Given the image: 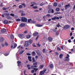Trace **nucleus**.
Returning <instances> with one entry per match:
<instances>
[{
    "label": "nucleus",
    "instance_id": "1",
    "mask_svg": "<svg viewBox=\"0 0 75 75\" xmlns=\"http://www.w3.org/2000/svg\"><path fill=\"white\" fill-rule=\"evenodd\" d=\"M38 63L37 62H36L33 63V65L34 66H32L31 67V69H34V68H37V65Z\"/></svg>",
    "mask_w": 75,
    "mask_h": 75
},
{
    "label": "nucleus",
    "instance_id": "2",
    "mask_svg": "<svg viewBox=\"0 0 75 75\" xmlns=\"http://www.w3.org/2000/svg\"><path fill=\"white\" fill-rule=\"evenodd\" d=\"M21 21L22 22H24V23H26L27 21V19L26 18L24 17H22L21 18Z\"/></svg>",
    "mask_w": 75,
    "mask_h": 75
},
{
    "label": "nucleus",
    "instance_id": "3",
    "mask_svg": "<svg viewBox=\"0 0 75 75\" xmlns=\"http://www.w3.org/2000/svg\"><path fill=\"white\" fill-rule=\"evenodd\" d=\"M69 55L68 54H67V56L65 57L66 59L64 60L65 61H69Z\"/></svg>",
    "mask_w": 75,
    "mask_h": 75
},
{
    "label": "nucleus",
    "instance_id": "4",
    "mask_svg": "<svg viewBox=\"0 0 75 75\" xmlns=\"http://www.w3.org/2000/svg\"><path fill=\"white\" fill-rule=\"evenodd\" d=\"M69 27H70L69 25H65L63 29H64V30H66L67 29H68V28H69Z\"/></svg>",
    "mask_w": 75,
    "mask_h": 75
},
{
    "label": "nucleus",
    "instance_id": "5",
    "mask_svg": "<svg viewBox=\"0 0 75 75\" xmlns=\"http://www.w3.org/2000/svg\"><path fill=\"white\" fill-rule=\"evenodd\" d=\"M52 20H59V17L57 16H54V17L52 18Z\"/></svg>",
    "mask_w": 75,
    "mask_h": 75
},
{
    "label": "nucleus",
    "instance_id": "6",
    "mask_svg": "<svg viewBox=\"0 0 75 75\" xmlns=\"http://www.w3.org/2000/svg\"><path fill=\"white\" fill-rule=\"evenodd\" d=\"M30 4H32V5L30 6V7H33L34 6H36V4L35 2H31Z\"/></svg>",
    "mask_w": 75,
    "mask_h": 75
},
{
    "label": "nucleus",
    "instance_id": "7",
    "mask_svg": "<svg viewBox=\"0 0 75 75\" xmlns=\"http://www.w3.org/2000/svg\"><path fill=\"white\" fill-rule=\"evenodd\" d=\"M6 31H7V30H6V29L4 28H3L1 30V33H6Z\"/></svg>",
    "mask_w": 75,
    "mask_h": 75
},
{
    "label": "nucleus",
    "instance_id": "8",
    "mask_svg": "<svg viewBox=\"0 0 75 75\" xmlns=\"http://www.w3.org/2000/svg\"><path fill=\"white\" fill-rule=\"evenodd\" d=\"M5 18H7V19L8 20H11L12 19V18L11 16H5Z\"/></svg>",
    "mask_w": 75,
    "mask_h": 75
},
{
    "label": "nucleus",
    "instance_id": "9",
    "mask_svg": "<svg viewBox=\"0 0 75 75\" xmlns=\"http://www.w3.org/2000/svg\"><path fill=\"white\" fill-rule=\"evenodd\" d=\"M29 44L28 42L26 41L25 42V46L26 47H28Z\"/></svg>",
    "mask_w": 75,
    "mask_h": 75
},
{
    "label": "nucleus",
    "instance_id": "10",
    "mask_svg": "<svg viewBox=\"0 0 75 75\" xmlns=\"http://www.w3.org/2000/svg\"><path fill=\"white\" fill-rule=\"evenodd\" d=\"M17 63L18 64V67H20V66H21V62L20 61H18L17 62Z\"/></svg>",
    "mask_w": 75,
    "mask_h": 75
},
{
    "label": "nucleus",
    "instance_id": "11",
    "mask_svg": "<svg viewBox=\"0 0 75 75\" xmlns=\"http://www.w3.org/2000/svg\"><path fill=\"white\" fill-rule=\"evenodd\" d=\"M48 40L49 42H51L52 41V40H53L52 38H51V37H49Z\"/></svg>",
    "mask_w": 75,
    "mask_h": 75
},
{
    "label": "nucleus",
    "instance_id": "12",
    "mask_svg": "<svg viewBox=\"0 0 75 75\" xmlns=\"http://www.w3.org/2000/svg\"><path fill=\"white\" fill-rule=\"evenodd\" d=\"M3 23L4 24H7L8 23V21L6 20H5L4 21Z\"/></svg>",
    "mask_w": 75,
    "mask_h": 75
},
{
    "label": "nucleus",
    "instance_id": "13",
    "mask_svg": "<svg viewBox=\"0 0 75 75\" xmlns=\"http://www.w3.org/2000/svg\"><path fill=\"white\" fill-rule=\"evenodd\" d=\"M28 60L29 61V62H31L32 61V60H31V57L28 56Z\"/></svg>",
    "mask_w": 75,
    "mask_h": 75
},
{
    "label": "nucleus",
    "instance_id": "14",
    "mask_svg": "<svg viewBox=\"0 0 75 75\" xmlns=\"http://www.w3.org/2000/svg\"><path fill=\"white\" fill-rule=\"evenodd\" d=\"M35 26L36 27H42V25H40V24H36L35 25Z\"/></svg>",
    "mask_w": 75,
    "mask_h": 75
},
{
    "label": "nucleus",
    "instance_id": "15",
    "mask_svg": "<svg viewBox=\"0 0 75 75\" xmlns=\"http://www.w3.org/2000/svg\"><path fill=\"white\" fill-rule=\"evenodd\" d=\"M48 8L49 9V10L48 11V13H50L51 12V11L52 10V8H50V7L48 6Z\"/></svg>",
    "mask_w": 75,
    "mask_h": 75
},
{
    "label": "nucleus",
    "instance_id": "16",
    "mask_svg": "<svg viewBox=\"0 0 75 75\" xmlns=\"http://www.w3.org/2000/svg\"><path fill=\"white\" fill-rule=\"evenodd\" d=\"M38 34V33H34L33 34V35L35 37V36H37Z\"/></svg>",
    "mask_w": 75,
    "mask_h": 75
},
{
    "label": "nucleus",
    "instance_id": "17",
    "mask_svg": "<svg viewBox=\"0 0 75 75\" xmlns=\"http://www.w3.org/2000/svg\"><path fill=\"white\" fill-rule=\"evenodd\" d=\"M64 57V55L62 54H60L59 55V58L60 59Z\"/></svg>",
    "mask_w": 75,
    "mask_h": 75
},
{
    "label": "nucleus",
    "instance_id": "18",
    "mask_svg": "<svg viewBox=\"0 0 75 75\" xmlns=\"http://www.w3.org/2000/svg\"><path fill=\"white\" fill-rule=\"evenodd\" d=\"M25 24L22 23L21 24L20 26L21 27H24V26H25Z\"/></svg>",
    "mask_w": 75,
    "mask_h": 75
},
{
    "label": "nucleus",
    "instance_id": "19",
    "mask_svg": "<svg viewBox=\"0 0 75 75\" xmlns=\"http://www.w3.org/2000/svg\"><path fill=\"white\" fill-rule=\"evenodd\" d=\"M45 74L43 71H41L40 73V75H44Z\"/></svg>",
    "mask_w": 75,
    "mask_h": 75
},
{
    "label": "nucleus",
    "instance_id": "20",
    "mask_svg": "<svg viewBox=\"0 0 75 75\" xmlns=\"http://www.w3.org/2000/svg\"><path fill=\"white\" fill-rule=\"evenodd\" d=\"M11 40H13L14 38V37L13 35L12 34L11 35Z\"/></svg>",
    "mask_w": 75,
    "mask_h": 75
},
{
    "label": "nucleus",
    "instance_id": "21",
    "mask_svg": "<svg viewBox=\"0 0 75 75\" xmlns=\"http://www.w3.org/2000/svg\"><path fill=\"white\" fill-rule=\"evenodd\" d=\"M44 67V66L43 65H40L39 66V68L40 69H42Z\"/></svg>",
    "mask_w": 75,
    "mask_h": 75
},
{
    "label": "nucleus",
    "instance_id": "22",
    "mask_svg": "<svg viewBox=\"0 0 75 75\" xmlns=\"http://www.w3.org/2000/svg\"><path fill=\"white\" fill-rule=\"evenodd\" d=\"M35 52L33 51L32 52V56H35Z\"/></svg>",
    "mask_w": 75,
    "mask_h": 75
},
{
    "label": "nucleus",
    "instance_id": "23",
    "mask_svg": "<svg viewBox=\"0 0 75 75\" xmlns=\"http://www.w3.org/2000/svg\"><path fill=\"white\" fill-rule=\"evenodd\" d=\"M32 60H33V62L34 63V62H36V61H35V58L34 57H33L32 58Z\"/></svg>",
    "mask_w": 75,
    "mask_h": 75
},
{
    "label": "nucleus",
    "instance_id": "24",
    "mask_svg": "<svg viewBox=\"0 0 75 75\" xmlns=\"http://www.w3.org/2000/svg\"><path fill=\"white\" fill-rule=\"evenodd\" d=\"M50 68H53L54 67V65H53V64H50Z\"/></svg>",
    "mask_w": 75,
    "mask_h": 75
},
{
    "label": "nucleus",
    "instance_id": "25",
    "mask_svg": "<svg viewBox=\"0 0 75 75\" xmlns=\"http://www.w3.org/2000/svg\"><path fill=\"white\" fill-rule=\"evenodd\" d=\"M19 37H24V35L23 34H19L18 35Z\"/></svg>",
    "mask_w": 75,
    "mask_h": 75
},
{
    "label": "nucleus",
    "instance_id": "26",
    "mask_svg": "<svg viewBox=\"0 0 75 75\" xmlns=\"http://www.w3.org/2000/svg\"><path fill=\"white\" fill-rule=\"evenodd\" d=\"M28 42H29L30 44H31L33 42V40H30L28 41Z\"/></svg>",
    "mask_w": 75,
    "mask_h": 75
},
{
    "label": "nucleus",
    "instance_id": "27",
    "mask_svg": "<svg viewBox=\"0 0 75 75\" xmlns=\"http://www.w3.org/2000/svg\"><path fill=\"white\" fill-rule=\"evenodd\" d=\"M31 38V36L30 35H28L26 36V38L28 39H29V38Z\"/></svg>",
    "mask_w": 75,
    "mask_h": 75
},
{
    "label": "nucleus",
    "instance_id": "28",
    "mask_svg": "<svg viewBox=\"0 0 75 75\" xmlns=\"http://www.w3.org/2000/svg\"><path fill=\"white\" fill-rule=\"evenodd\" d=\"M33 69H34V70H35V72H37L38 70V68H34Z\"/></svg>",
    "mask_w": 75,
    "mask_h": 75
},
{
    "label": "nucleus",
    "instance_id": "29",
    "mask_svg": "<svg viewBox=\"0 0 75 75\" xmlns=\"http://www.w3.org/2000/svg\"><path fill=\"white\" fill-rule=\"evenodd\" d=\"M24 52V50H23V51H21L19 53V55H21V54H23V52Z\"/></svg>",
    "mask_w": 75,
    "mask_h": 75
},
{
    "label": "nucleus",
    "instance_id": "30",
    "mask_svg": "<svg viewBox=\"0 0 75 75\" xmlns=\"http://www.w3.org/2000/svg\"><path fill=\"white\" fill-rule=\"evenodd\" d=\"M16 21H17V22H20L21 21V20H20V19H16Z\"/></svg>",
    "mask_w": 75,
    "mask_h": 75
},
{
    "label": "nucleus",
    "instance_id": "31",
    "mask_svg": "<svg viewBox=\"0 0 75 75\" xmlns=\"http://www.w3.org/2000/svg\"><path fill=\"white\" fill-rule=\"evenodd\" d=\"M59 10H60V9H59V8H57L56 9V11H59Z\"/></svg>",
    "mask_w": 75,
    "mask_h": 75
},
{
    "label": "nucleus",
    "instance_id": "32",
    "mask_svg": "<svg viewBox=\"0 0 75 75\" xmlns=\"http://www.w3.org/2000/svg\"><path fill=\"white\" fill-rule=\"evenodd\" d=\"M5 15L6 16H10V13H5Z\"/></svg>",
    "mask_w": 75,
    "mask_h": 75
},
{
    "label": "nucleus",
    "instance_id": "33",
    "mask_svg": "<svg viewBox=\"0 0 75 75\" xmlns=\"http://www.w3.org/2000/svg\"><path fill=\"white\" fill-rule=\"evenodd\" d=\"M17 44H14L13 48H16V47H17Z\"/></svg>",
    "mask_w": 75,
    "mask_h": 75
},
{
    "label": "nucleus",
    "instance_id": "34",
    "mask_svg": "<svg viewBox=\"0 0 75 75\" xmlns=\"http://www.w3.org/2000/svg\"><path fill=\"white\" fill-rule=\"evenodd\" d=\"M57 51H61V49H60V48L58 47L57 48Z\"/></svg>",
    "mask_w": 75,
    "mask_h": 75
},
{
    "label": "nucleus",
    "instance_id": "35",
    "mask_svg": "<svg viewBox=\"0 0 75 75\" xmlns=\"http://www.w3.org/2000/svg\"><path fill=\"white\" fill-rule=\"evenodd\" d=\"M53 5L55 7H57V3H54V4Z\"/></svg>",
    "mask_w": 75,
    "mask_h": 75
},
{
    "label": "nucleus",
    "instance_id": "36",
    "mask_svg": "<svg viewBox=\"0 0 75 75\" xmlns=\"http://www.w3.org/2000/svg\"><path fill=\"white\" fill-rule=\"evenodd\" d=\"M30 21H32V20H31V19H28V23H30Z\"/></svg>",
    "mask_w": 75,
    "mask_h": 75
},
{
    "label": "nucleus",
    "instance_id": "37",
    "mask_svg": "<svg viewBox=\"0 0 75 75\" xmlns=\"http://www.w3.org/2000/svg\"><path fill=\"white\" fill-rule=\"evenodd\" d=\"M28 33V31L27 30H25L23 32L24 34H26Z\"/></svg>",
    "mask_w": 75,
    "mask_h": 75
},
{
    "label": "nucleus",
    "instance_id": "38",
    "mask_svg": "<svg viewBox=\"0 0 75 75\" xmlns=\"http://www.w3.org/2000/svg\"><path fill=\"white\" fill-rule=\"evenodd\" d=\"M33 8H34V9H37V8H38V6H33Z\"/></svg>",
    "mask_w": 75,
    "mask_h": 75
},
{
    "label": "nucleus",
    "instance_id": "39",
    "mask_svg": "<svg viewBox=\"0 0 75 75\" xmlns=\"http://www.w3.org/2000/svg\"><path fill=\"white\" fill-rule=\"evenodd\" d=\"M18 7L19 8H23V6L21 5H19Z\"/></svg>",
    "mask_w": 75,
    "mask_h": 75
},
{
    "label": "nucleus",
    "instance_id": "40",
    "mask_svg": "<svg viewBox=\"0 0 75 75\" xmlns=\"http://www.w3.org/2000/svg\"><path fill=\"white\" fill-rule=\"evenodd\" d=\"M3 38H1L0 39V41L1 42H3Z\"/></svg>",
    "mask_w": 75,
    "mask_h": 75
},
{
    "label": "nucleus",
    "instance_id": "41",
    "mask_svg": "<svg viewBox=\"0 0 75 75\" xmlns=\"http://www.w3.org/2000/svg\"><path fill=\"white\" fill-rule=\"evenodd\" d=\"M31 23H33V24H35L36 23V22L35 21H33L31 22Z\"/></svg>",
    "mask_w": 75,
    "mask_h": 75
},
{
    "label": "nucleus",
    "instance_id": "42",
    "mask_svg": "<svg viewBox=\"0 0 75 75\" xmlns=\"http://www.w3.org/2000/svg\"><path fill=\"white\" fill-rule=\"evenodd\" d=\"M60 24H59V23H58L57 25H56V26L57 27H60Z\"/></svg>",
    "mask_w": 75,
    "mask_h": 75
},
{
    "label": "nucleus",
    "instance_id": "43",
    "mask_svg": "<svg viewBox=\"0 0 75 75\" xmlns=\"http://www.w3.org/2000/svg\"><path fill=\"white\" fill-rule=\"evenodd\" d=\"M47 71V69H45L43 71V72H44L45 73V72H46Z\"/></svg>",
    "mask_w": 75,
    "mask_h": 75
},
{
    "label": "nucleus",
    "instance_id": "44",
    "mask_svg": "<svg viewBox=\"0 0 75 75\" xmlns=\"http://www.w3.org/2000/svg\"><path fill=\"white\" fill-rule=\"evenodd\" d=\"M10 15L11 16H12V17H14V14L13 13H11Z\"/></svg>",
    "mask_w": 75,
    "mask_h": 75
},
{
    "label": "nucleus",
    "instance_id": "45",
    "mask_svg": "<svg viewBox=\"0 0 75 75\" xmlns=\"http://www.w3.org/2000/svg\"><path fill=\"white\" fill-rule=\"evenodd\" d=\"M37 46H38V47H41V45L39 44V43H38V44H37Z\"/></svg>",
    "mask_w": 75,
    "mask_h": 75
},
{
    "label": "nucleus",
    "instance_id": "46",
    "mask_svg": "<svg viewBox=\"0 0 75 75\" xmlns=\"http://www.w3.org/2000/svg\"><path fill=\"white\" fill-rule=\"evenodd\" d=\"M53 31V32H54V33H56L57 32V30H56L55 29H54L52 30Z\"/></svg>",
    "mask_w": 75,
    "mask_h": 75
},
{
    "label": "nucleus",
    "instance_id": "47",
    "mask_svg": "<svg viewBox=\"0 0 75 75\" xmlns=\"http://www.w3.org/2000/svg\"><path fill=\"white\" fill-rule=\"evenodd\" d=\"M25 13H22L21 14V16H25Z\"/></svg>",
    "mask_w": 75,
    "mask_h": 75
},
{
    "label": "nucleus",
    "instance_id": "48",
    "mask_svg": "<svg viewBox=\"0 0 75 75\" xmlns=\"http://www.w3.org/2000/svg\"><path fill=\"white\" fill-rule=\"evenodd\" d=\"M65 6L66 7H69V6H70V5H69V4L66 5H65Z\"/></svg>",
    "mask_w": 75,
    "mask_h": 75
},
{
    "label": "nucleus",
    "instance_id": "49",
    "mask_svg": "<svg viewBox=\"0 0 75 75\" xmlns=\"http://www.w3.org/2000/svg\"><path fill=\"white\" fill-rule=\"evenodd\" d=\"M33 46L34 47H37L35 45V43H33Z\"/></svg>",
    "mask_w": 75,
    "mask_h": 75
},
{
    "label": "nucleus",
    "instance_id": "50",
    "mask_svg": "<svg viewBox=\"0 0 75 75\" xmlns=\"http://www.w3.org/2000/svg\"><path fill=\"white\" fill-rule=\"evenodd\" d=\"M55 54L57 55H59V53L57 52H55Z\"/></svg>",
    "mask_w": 75,
    "mask_h": 75
},
{
    "label": "nucleus",
    "instance_id": "51",
    "mask_svg": "<svg viewBox=\"0 0 75 75\" xmlns=\"http://www.w3.org/2000/svg\"><path fill=\"white\" fill-rule=\"evenodd\" d=\"M5 45L6 46H8V43H7V42H5Z\"/></svg>",
    "mask_w": 75,
    "mask_h": 75
},
{
    "label": "nucleus",
    "instance_id": "52",
    "mask_svg": "<svg viewBox=\"0 0 75 75\" xmlns=\"http://www.w3.org/2000/svg\"><path fill=\"white\" fill-rule=\"evenodd\" d=\"M60 13H61L57 12H55L54 13V14H60Z\"/></svg>",
    "mask_w": 75,
    "mask_h": 75
},
{
    "label": "nucleus",
    "instance_id": "53",
    "mask_svg": "<svg viewBox=\"0 0 75 75\" xmlns=\"http://www.w3.org/2000/svg\"><path fill=\"white\" fill-rule=\"evenodd\" d=\"M14 18H18V16H14Z\"/></svg>",
    "mask_w": 75,
    "mask_h": 75
},
{
    "label": "nucleus",
    "instance_id": "54",
    "mask_svg": "<svg viewBox=\"0 0 75 75\" xmlns=\"http://www.w3.org/2000/svg\"><path fill=\"white\" fill-rule=\"evenodd\" d=\"M37 55H41V54H40V52H39L38 53H37Z\"/></svg>",
    "mask_w": 75,
    "mask_h": 75
},
{
    "label": "nucleus",
    "instance_id": "55",
    "mask_svg": "<svg viewBox=\"0 0 75 75\" xmlns=\"http://www.w3.org/2000/svg\"><path fill=\"white\" fill-rule=\"evenodd\" d=\"M40 52V50H37L36 51V52L37 53H37H38V52Z\"/></svg>",
    "mask_w": 75,
    "mask_h": 75
},
{
    "label": "nucleus",
    "instance_id": "56",
    "mask_svg": "<svg viewBox=\"0 0 75 75\" xmlns=\"http://www.w3.org/2000/svg\"><path fill=\"white\" fill-rule=\"evenodd\" d=\"M3 10H7V8H2Z\"/></svg>",
    "mask_w": 75,
    "mask_h": 75
},
{
    "label": "nucleus",
    "instance_id": "57",
    "mask_svg": "<svg viewBox=\"0 0 75 75\" xmlns=\"http://www.w3.org/2000/svg\"><path fill=\"white\" fill-rule=\"evenodd\" d=\"M21 5H23L24 6V7H25V4H22Z\"/></svg>",
    "mask_w": 75,
    "mask_h": 75
},
{
    "label": "nucleus",
    "instance_id": "58",
    "mask_svg": "<svg viewBox=\"0 0 75 75\" xmlns=\"http://www.w3.org/2000/svg\"><path fill=\"white\" fill-rule=\"evenodd\" d=\"M68 41L69 43H70V42H71V39L68 40Z\"/></svg>",
    "mask_w": 75,
    "mask_h": 75
},
{
    "label": "nucleus",
    "instance_id": "59",
    "mask_svg": "<svg viewBox=\"0 0 75 75\" xmlns=\"http://www.w3.org/2000/svg\"><path fill=\"white\" fill-rule=\"evenodd\" d=\"M26 55H29V56L31 55V54L29 53H27Z\"/></svg>",
    "mask_w": 75,
    "mask_h": 75
},
{
    "label": "nucleus",
    "instance_id": "60",
    "mask_svg": "<svg viewBox=\"0 0 75 75\" xmlns=\"http://www.w3.org/2000/svg\"><path fill=\"white\" fill-rule=\"evenodd\" d=\"M38 37H39V35H38L37 36V37L35 39L36 40H37V39H38Z\"/></svg>",
    "mask_w": 75,
    "mask_h": 75
},
{
    "label": "nucleus",
    "instance_id": "61",
    "mask_svg": "<svg viewBox=\"0 0 75 75\" xmlns=\"http://www.w3.org/2000/svg\"><path fill=\"white\" fill-rule=\"evenodd\" d=\"M31 73H34V70H32L31 71Z\"/></svg>",
    "mask_w": 75,
    "mask_h": 75
},
{
    "label": "nucleus",
    "instance_id": "62",
    "mask_svg": "<svg viewBox=\"0 0 75 75\" xmlns=\"http://www.w3.org/2000/svg\"><path fill=\"white\" fill-rule=\"evenodd\" d=\"M4 55H5V56H7L8 55V54H4Z\"/></svg>",
    "mask_w": 75,
    "mask_h": 75
},
{
    "label": "nucleus",
    "instance_id": "63",
    "mask_svg": "<svg viewBox=\"0 0 75 75\" xmlns=\"http://www.w3.org/2000/svg\"><path fill=\"white\" fill-rule=\"evenodd\" d=\"M46 16H47V17H50V14H47L46 15Z\"/></svg>",
    "mask_w": 75,
    "mask_h": 75
},
{
    "label": "nucleus",
    "instance_id": "64",
    "mask_svg": "<svg viewBox=\"0 0 75 75\" xmlns=\"http://www.w3.org/2000/svg\"><path fill=\"white\" fill-rule=\"evenodd\" d=\"M45 49H44L43 50V53H44L45 52Z\"/></svg>",
    "mask_w": 75,
    "mask_h": 75
}]
</instances>
